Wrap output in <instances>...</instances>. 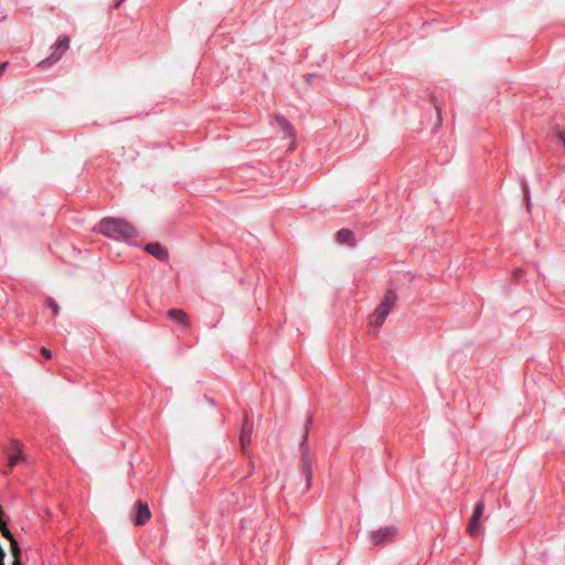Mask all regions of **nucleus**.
<instances>
[{
  "label": "nucleus",
  "mask_w": 565,
  "mask_h": 565,
  "mask_svg": "<svg viewBox=\"0 0 565 565\" xmlns=\"http://www.w3.org/2000/svg\"><path fill=\"white\" fill-rule=\"evenodd\" d=\"M99 232L114 239L129 241L138 236L137 227L122 218L105 217L99 223Z\"/></svg>",
  "instance_id": "f257e3e1"
},
{
  "label": "nucleus",
  "mask_w": 565,
  "mask_h": 565,
  "mask_svg": "<svg viewBox=\"0 0 565 565\" xmlns=\"http://www.w3.org/2000/svg\"><path fill=\"white\" fill-rule=\"evenodd\" d=\"M70 47V36L68 35H61L56 43L54 44V46L52 47L53 51L52 53L50 54L49 57L42 60L38 66L41 67V68H46V67H50L52 65H54L55 63H57L63 54L68 50Z\"/></svg>",
  "instance_id": "f03ea898"
},
{
  "label": "nucleus",
  "mask_w": 565,
  "mask_h": 565,
  "mask_svg": "<svg viewBox=\"0 0 565 565\" xmlns=\"http://www.w3.org/2000/svg\"><path fill=\"white\" fill-rule=\"evenodd\" d=\"M8 457V466L9 469H13L18 463L25 461V457L23 455V445L18 439L10 440V448H6L3 450Z\"/></svg>",
  "instance_id": "7ed1b4c3"
},
{
  "label": "nucleus",
  "mask_w": 565,
  "mask_h": 565,
  "mask_svg": "<svg viewBox=\"0 0 565 565\" xmlns=\"http://www.w3.org/2000/svg\"><path fill=\"white\" fill-rule=\"evenodd\" d=\"M310 425H311V419L307 418L306 419V424H305L303 440L301 443V448H302V458H301L302 472H303V475L306 477L308 487H310V481H311V478H312L311 467H310V462H309V459H308V446H307V438H308V433H309Z\"/></svg>",
  "instance_id": "20e7f679"
},
{
  "label": "nucleus",
  "mask_w": 565,
  "mask_h": 565,
  "mask_svg": "<svg viewBox=\"0 0 565 565\" xmlns=\"http://www.w3.org/2000/svg\"><path fill=\"white\" fill-rule=\"evenodd\" d=\"M483 511H484V503L482 501H478L475 505L472 515H471L469 524L467 526V532L469 535L476 536L481 533L480 519L482 518Z\"/></svg>",
  "instance_id": "39448f33"
},
{
  "label": "nucleus",
  "mask_w": 565,
  "mask_h": 565,
  "mask_svg": "<svg viewBox=\"0 0 565 565\" xmlns=\"http://www.w3.org/2000/svg\"><path fill=\"white\" fill-rule=\"evenodd\" d=\"M396 535V529L393 526H385L371 534V542L374 545H384L393 541Z\"/></svg>",
  "instance_id": "423d86ee"
},
{
  "label": "nucleus",
  "mask_w": 565,
  "mask_h": 565,
  "mask_svg": "<svg viewBox=\"0 0 565 565\" xmlns=\"http://www.w3.org/2000/svg\"><path fill=\"white\" fill-rule=\"evenodd\" d=\"M396 299V294L393 290H387L376 309L387 317L395 306Z\"/></svg>",
  "instance_id": "0eeeda50"
},
{
  "label": "nucleus",
  "mask_w": 565,
  "mask_h": 565,
  "mask_svg": "<svg viewBox=\"0 0 565 565\" xmlns=\"http://www.w3.org/2000/svg\"><path fill=\"white\" fill-rule=\"evenodd\" d=\"M145 250L159 260L168 259V252L159 243H150L145 246Z\"/></svg>",
  "instance_id": "6e6552de"
},
{
  "label": "nucleus",
  "mask_w": 565,
  "mask_h": 565,
  "mask_svg": "<svg viewBox=\"0 0 565 565\" xmlns=\"http://www.w3.org/2000/svg\"><path fill=\"white\" fill-rule=\"evenodd\" d=\"M137 505H138V511H137V514L135 518V524L140 526V525H143L150 519L151 512H150L148 505L140 501L137 503Z\"/></svg>",
  "instance_id": "1a4fd4ad"
},
{
  "label": "nucleus",
  "mask_w": 565,
  "mask_h": 565,
  "mask_svg": "<svg viewBox=\"0 0 565 565\" xmlns=\"http://www.w3.org/2000/svg\"><path fill=\"white\" fill-rule=\"evenodd\" d=\"M167 316L173 321L182 324L185 328H189V319L188 315L182 309H170L167 312Z\"/></svg>",
  "instance_id": "9d476101"
},
{
  "label": "nucleus",
  "mask_w": 565,
  "mask_h": 565,
  "mask_svg": "<svg viewBox=\"0 0 565 565\" xmlns=\"http://www.w3.org/2000/svg\"><path fill=\"white\" fill-rule=\"evenodd\" d=\"M338 241L342 244L353 245L354 234L352 231L343 228L338 232Z\"/></svg>",
  "instance_id": "9b49d317"
},
{
  "label": "nucleus",
  "mask_w": 565,
  "mask_h": 565,
  "mask_svg": "<svg viewBox=\"0 0 565 565\" xmlns=\"http://www.w3.org/2000/svg\"><path fill=\"white\" fill-rule=\"evenodd\" d=\"M385 318L386 316L375 309L374 312L369 317V323L373 328H380L383 324Z\"/></svg>",
  "instance_id": "f8f14e48"
},
{
  "label": "nucleus",
  "mask_w": 565,
  "mask_h": 565,
  "mask_svg": "<svg viewBox=\"0 0 565 565\" xmlns=\"http://www.w3.org/2000/svg\"><path fill=\"white\" fill-rule=\"evenodd\" d=\"M276 121H277L279 128L282 131L287 132L288 136L290 137V139L294 140L296 136H295V132L292 130V127H291L290 122L287 121L285 118L280 117V116L276 117Z\"/></svg>",
  "instance_id": "ddd939ff"
},
{
  "label": "nucleus",
  "mask_w": 565,
  "mask_h": 565,
  "mask_svg": "<svg viewBox=\"0 0 565 565\" xmlns=\"http://www.w3.org/2000/svg\"><path fill=\"white\" fill-rule=\"evenodd\" d=\"M0 532L1 534L7 537L9 541L14 540L13 535L11 534L10 530L7 526V523L3 521V519H0Z\"/></svg>",
  "instance_id": "4468645a"
},
{
  "label": "nucleus",
  "mask_w": 565,
  "mask_h": 565,
  "mask_svg": "<svg viewBox=\"0 0 565 565\" xmlns=\"http://www.w3.org/2000/svg\"><path fill=\"white\" fill-rule=\"evenodd\" d=\"M250 443V435L247 434L245 430H243L242 435H241V445H242V448L245 449L246 446Z\"/></svg>",
  "instance_id": "2eb2a0df"
},
{
  "label": "nucleus",
  "mask_w": 565,
  "mask_h": 565,
  "mask_svg": "<svg viewBox=\"0 0 565 565\" xmlns=\"http://www.w3.org/2000/svg\"><path fill=\"white\" fill-rule=\"evenodd\" d=\"M11 543V552L14 558H18L20 556V547L18 545V542L14 540L10 541Z\"/></svg>",
  "instance_id": "dca6fc26"
},
{
  "label": "nucleus",
  "mask_w": 565,
  "mask_h": 565,
  "mask_svg": "<svg viewBox=\"0 0 565 565\" xmlns=\"http://www.w3.org/2000/svg\"><path fill=\"white\" fill-rule=\"evenodd\" d=\"M46 305L52 309L53 313L56 316L58 313V305L56 303V301L52 298H47L46 299Z\"/></svg>",
  "instance_id": "f3484780"
},
{
  "label": "nucleus",
  "mask_w": 565,
  "mask_h": 565,
  "mask_svg": "<svg viewBox=\"0 0 565 565\" xmlns=\"http://www.w3.org/2000/svg\"><path fill=\"white\" fill-rule=\"evenodd\" d=\"M41 353H42L46 359H51V358H52V352H51V350H49L47 348H42V349H41Z\"/></svg>",
  "instance_id": "a211bd4d"
},
{
  "label": "nucleus",
  "mask_w": 565,
  "mask_h": 565,
  "mask_svg": "<svg viewBox=\"0 0 565 565\" xmlns=\"http://www.w3.org/2000/svg\"><path fill=\"white\" fill-rule=\"evenodd\" d=\"M557 137H558L559 141L563 143V146L565 147V134L562 131H558Z\"/></svg>",
  "instance_id": "6ab92c4d"
},
{
  "label": "nucleus",
  "mask_w": 565,
  "mask_h": 565,
  "mask_svg": "<svg viewBox=\"0 0 565 565\" xmlns=\"http://www.w3.org/2000/svg\"><path fill=\"white\" fill-rule=\"evenodd\" d=\"M7 66H8V62H3L0 64V75L3 73V71L6 70Z\"/></svg>",
  "instance_id": "aec40b11"
},
{
  "label": "nucleus",
  "mask_w": 565,
  "mask_h": 565,
  "mask_svg": "<svg viewBox=\"0 0 565 565\" xmlns=\"http://www.w3.org/2000/svg\"><path fill=\"white\" fill-rule=\"evenodd\" d=\"M125 0H117L116 3H115V8H119V6L124 2Z\"/></svg>",
  "instance_id": "412c9836"
},
{
  "label": "nucleus",
  "mask_w": 565,
  "mask_h": 565,
  "mask_svg": "<svg viewBox=\"0 0 565 565\" xmlns=\"http://www.w3.org/2000/svg\"><path fill=\"white\" fill-rule=\"evenodd\" d=\"M13 565H21V564H20V561H19V557H18V558H14Z\"/></svg>",
  "instance_id": "4be33fe9"
}]
</instances>
